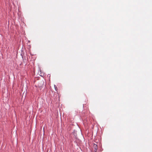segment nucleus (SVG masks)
Returning <instances> with one entry per match:
<instances>
[{"label": "nucleus", "instance_id": "f257e3e1", "mask_svg": "<svg viewBox=\"0 0 152 152\" xmlns=\"http://www.w3.org/2000/svg\"><path fill=\"white\" fill-rule=\"evenodd\" d=\"M93 147L94 148V149L95 151H96L97 150L98 148L97 145L96 144H94L93 145Z\"/></svg>", "mask_w": 152, "mask_h": 152}]
</instances>
